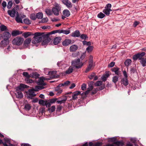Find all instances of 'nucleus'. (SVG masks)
Returning <instances> with one entry per match:
<instances>
[{
    "label": "nucleus",
    "instance_id": "nucleus-35",
    "mask_svg": "<svg viewBox=\"0 0 146 146\" xmlns=\"http://www.w3.org/2000/svg\"><path fill=\"white\" fill-rule=\"evenodd\" d=\"M94 82L91 81L88 83V87L87 89L91 91L92 90L93 88V85Z\"/></svg>",
    "mask_w": 146,
    "mask_h": 146
},
{
    "label": "nucleus",
    "instance_id": "nucleus-38",
    "mask_svg": "<svg viewBox=\"0 0 146 146\" xmlns=\"http://www.w3.org/2000/svg\"><path fill=\"white\" fill-rule=\"evenodd\" d=\"M0 29L1 31H7L8 30L7 27L5 25H1L0 26Z\"/></svg>",
    "mask_w": 146,
    "mask_h": 146
},
{
    "label": "nucleus",
    "instance_id": "nucleus-42",
    "mask_svg": "<svg viewBox=\"0 0 146 146\" xmlns=\"http://www.w3.org/2000/svg\"><path fill=\"white\" fill-rule=\"evenodd\" d=\"M105 16V15L101 12L100 13L97 15L98 17L100 19H102Z\"/></svg>",
    "mask_w": 146,
    "mask_h": 146
},
{
    "label": "nucleus",
    "instance_id": "nucleus-59",
    "mask_svg": "<svg viewBox=\"0 0 146 146\" xmlns=\"http://www.w3.org/2000/svg\"><path fill=\"white\" fill-rule=\"evenodd\" d=\"M116 139L115 137H111L109 139V141L111 142H113L114 143L116 142Z\"/></svg>",
    "mask_w": 146,
    "mask_h": 146
},
{
    "label": "nucleus",
    "instance_id": "nucleus-31",
    "mask_svg": "<svg viewBox=\"0 0 146 146\" xmlns=\"http://www.w3.org/2000/svg\"><path fill=\"white\" fill-rule=\"evenodd\" d=\"M140 62L143 67L145 66H146V58L144 57L142 58L140 60Z\"/></svg>",
    "mask_w": 146,
    "mask_h": 146
},
{
    "label": "nucleus",
    "instance_id": "nucleus-7",
    "mask_svg": "<svg viewBox=\"0 0 146 146\" xmlns=\"http://www.w3.org/2000/svg\"><path fill=\"white\" fill-rule=\"evenodd\" d=\"M78 95H80V91H77L75 92L72 93V98L71 100H76L78 98Z\"/></svg>",
    "mask_w": 146,
    "mask_h": 146
},
{
    "label": "nucleus",
    "instance_id": "nucleus-50",
    "mask_svg": "<svg viewBox=\"0 0 146 146\" xmlns=\"http://www.w3.org/2000/svg\"><path fill=\"white\" fill-rule=\"evenodd\" d=\"M67 98L65 97L64 99L62 100H58L57 101V103L58 104H61L62 103H64L65 101L66 100Z\"/></svg>",
    "mask_w": 146,
    "mask_h": 146
},
{
    "label": "nucleus",
    "instance_id": "nucleus-40",
    "mask_svg": "<svg viewBox=\"0 0 146 146\" xmlns=\"http://www.w3.org/2000/svg\"><path fill=\"white\" fill-rule=\"evenodd\" d=\"M25 81L27 83H32L34 82V81L30 78H26L25 79Z\"/></svg>",
    "mask_w": 146,
    "mask_h": 146
},
{
    "label": "nucleus",
    "instance_id": "nucleus-13",
    "mask_svg": "<svg viewBox=\"0 0 146 146\" xmlns=\"http://www.w3.org/2000/svg\"><path fill=\"white\" fill-rule=\"evenodd\" d=\"M28 86L23 84H21L19 86L17 87L16 90L17 91H23L24 89L27 88Z\"/></svg>",
    "mask_w": 146,
    "mask_h": 146
},
{
    "label": "nucleus",
    "instance_id": "nucleus-14",
    "mask_svg": "<svg viewBox=\"0 0 146 146\" xmlns=\"http://www.w3.org/2000/svg\"><path fill=\"white\" fill-rule=\"evenodd\" d=\"M11 35L7 31H5L3 33V35L2 36V37L3 39L9 40V39L11 37Z\"/></svg>",
    "mask_w": 146,
    "mask_h": 146
},
{
    "label": "nucleus",
    "instance_id": "nucleus-33",
    "mask_svg": "<svg viewBox=\"0 0 146 146\" xmlns=\"http://www.w3.org/2000/svg\"><path fill=\"white\" fill-rule=\"evenodd\" d=\"M33 34L32 33L30 32H25L23 33L22 35L25 38H26L29 36L32 35Z\"/></svg>",
    "mask_w": 146,
    "mask_h": 146
},
{
    "label": "nucleus",
    "instance_id": "nucleus-6",
    "mask_svg": "<svg viewBox=\"0 0 146 146\" xmlns=\"http://www.w3.org/2000/svg\"><path fill=\"white\" fill-rule=\"evenodd\" d=\"M124 145V143L122 141H118L110 144V146H122Z\"/></svg>",
    "mask_w": 146,
    "mask_h": 146
},
{
    "label": "nucleus",
    "instance_id": "nucleus-12",
    "mask_svg": "<svg viewBox=\"0 0 146 146\" xmlns=\"http://www.w3.org/2000/svg\"><path fill=\"white\" fill-rule=\"evenodd\" d=\"M9 40L3 39L2 40L0 43V46L1 47L6 46L9 44Z\"/></svg>",
    "mask_w": 146,
    "mask_h": 146
},
{
    "label": "nucleus",
    "instance_id": "nucleus-17",
    "mask_svg": "<svg viewBox=\"0 0 146 146\" xmlns=\"http://www.w3.org/2000/svg\"><path fill=\"white\" fill-rule=\"evenodd\" d=\"M121 83L124 86H126L129 84V82L127 78H123L121 80Z\"/></svg>",
    "mask_w": 146,
    "mask_h": 146
},
{
    "label": "nucleus",
    "instance_id": "nucleus-20",
    "mask_svg": "<svg viewBox=\"0 0 146 146\" xmlns=\"http://www.w3.org/2000/svg\"><path fill=\"white\" fill-rule=\"evenodd\" d=\"M71 35L72 36L75 37H79L80 36V31L78 30H76L71 34Z\"/></svg>",
    "mask_w": 146,
    "mask_h": 146
},
{
    "label": "nucleus",
    "instance_id": "nucleus-45",
    "mask_svg": "<svg viewBox=\"0 0 146 146\" xmlns=\"http://www.w3.org/2000/svg\"><path fill=\"white\" fill-rule=\"evenodd\" d=\"M103 12L107 16H108L110 14V13L109 12V10H108V8H105L103 10Z\"/></svg>",
    "mask_w": 146,
    "mask_h": 146
},
{
    "label": "nucleus",
    "instance_id": "nucleus-39",
    "mask_svg": "<svg viewBox=\"0 0 146 146\" xmlns=\"http://www.w3.org/2000/svg\"><path fill=\"white\" fill-rule=\"evenodd\" d=\"M55 106H53L51 107V108H49V107L48 108V111H49L50 113H52L55 111Z\"/></svg>",
    "mask_w": 146,
    "mask_h": 146
},
{
    "label": "nucleus",
    "instance_id": "nucleus-37",
    "mask_svg": "<svg viewBox=\"0 0 146 146\" xmlns=\"http://www.w3.org/2000/svg\"><path fill=\"white\" fill-rule=\"evenodd\" d=\"M64 5H65L69 9L72 8L73 5L69 1L67 2V3H65V4Z\"/></svg>",
    "mask_w": 146,
    "mask_h": 146
},
{
    "label": "nucleus",
    "instance_id": "nucleus-24",
    "mask_svg": "<svg viewBox=\"0 0 146 146\" xmlns=\"http://www.w3.org/2000/svg\"><path fill=\"white\" fill-rule=\"evenodd\" d=\"M61 40V37H56L54 40L53 43L54 45H57L60 42Z\"/></svg>",
    "mask_w": 146,
    "mask_h": 146
},
{
    "label": "nucleus",
    "instance_id": "nucleus-46",
    "mask_svg": "<svg viewBox=\"0 0 146 146\" xmlns=\"http://www.w3.org/2000/svg\"><path fill=\"white\" fill-rule=\"evenodd\" d=\"M93 46H89L86 48V50L88 52H92L93 49Z\"/></svg>",
    "mask_w": 146,
    "mask_h": 146
},
{
    "label": "nucleus",
    "instance_id": "nucleus-28",
    "mask_svg": "<svg viewBox=\"0 0 146 146\" xmlns=\"http://www.w3.org/2000/svg\"><path fill=\"white\" fill-rule=\"evenodd\" d=\"M15 19L17 22L18 23H23L22 19L19 17V13L18 12H17L16 13V17Z\"/></svg>",
    "mask_w": 146,
    "mask_h": 146
},
{
    "label": "nucleus",
    "instance_id": "nucleus-58",
    "mask_svg": "<svg viewBox=\"0 0 146 146\" xmlns=\"http://www.w3.org/2000/svg\"><path fill=\"white\" fill-rule=\"evenodd\" d=\"M98 90V88L94 89L91 92V94L92 95H93L96 94Z\"/></svg>",
    "mask_w": 146,
    "mask_h": 146
},
{
    "label": "nucleus",
    "instance_id": "nucleus-55",
    "mask_svg": "<svg viewBox=\"0 0 146 146\" xmlns=\"http://www.w3.org/2000/svg\"><path fill=\"white\" fill-rule=\"evenodd\" d=\"M80 38L82 39L86 40L88 38L87 35L86 34H82L80 36Z\"/></svg>",
    "mask_w": 146,
    "mask_h": 146
},
{
    "label": "nucleus",
    "instance_id": "nucleus-2",
    "mask_svg": "<svg viewBox=\"0 0 146 146\" xmlns=\"http://www.w3.org/2000/svg\"><path fill=\"white\" fill-rule=\"evenodd\" d=\"M72 65L76 68L79 69L82 67L83 65V64L82 62H80L79 58H77L72 61Z\"/></svg>",
    "mask_w": 146,
    "mask_h": 146
},
{
    "label": "nucleus",
    "instance_id": "nucleus-64",
    "mask_svg": "<svg viewBox=\"0 0 146 146\" xmlns=\"http://www.w3.org/2000/svg\"><path fill=\"white\" fill-rule=\"evenodd\" d=\"M48 21V18L45 17L42 19L41 20V22L43 23H46Z\"/></svg>",
    "mask_w": 146,
    "mask_h": 146
},
{
    "label": "nucleus",
    "instance_id": "nucleus-60",
    "mask_svg": "<svg viewBox=\"0 0 146 146\" xmlns=\"http://www.w3.org/2000/svg\"><path fill=\"white\" fill-rule=\"evenodd\" d=\"M93 57L92 56H90V58L89 60V64L92 65L93 64Z\"/></svg>",
    "mask_w": 146,
    "mask_h": 146
},
{
    "label": "nucleus",
    "instance_id": "nucleus-30",
    "mask_svg": "<svg viewBox=\"0 0 146 146\" xmlns=\"http://www.w3.org/2000/svg\"><path fill=\"white\" fill-rule=\"evenodd\" d=\"M63 15L66 17H68L70 15V11L68 9L64 10L63 12Z\"/></svg>",
    "mask_w": 146,
    "mask_h": 146
},
{
    "label": "nucleus",
    "instance_id": "nucleus-36",
    "mask_svg": "<svg viewBox=\"0 0 146 146\" xmlns=\"http://www.w3.org/2000/svg\"><path fill=\"white\" fill-rule=\"evenodd\" d=\"M131 60L130 59H128L125 61L124 62V64L126 66H128L131 63Z\"/></svg>",
    "mask_w": 146,
    "mask_h": 146
},
{
    "label": "nucleus",
    "instance_id": "nucleus-8",
    "mask_svg": "<svg viewBox=\"0 0 146 146\" xmlns=\"http://www.w3.org/2000/svg\"><path fill=\"white\" fill-rule=\"evenodd\" d=\"M17 11H16L15 8L11 10H9L7 11L8 14L12 17H14L15 14Z\"/></svg>",
    "mask_w": 146,
    "mask_h": 146
},
{
    "label": "nucleus",
    "instance_id": "nucleus-44",
    "mask_svg": "<svg viewBox=\"0 0 146 146\" xmlns=\"http://www.w3.org/2000/svg\"><path fill=\"white\" fill-rule=\"evenodd\" d=\"M23 22L25 24L28 25L31 23V21L28 18L25 19L23 20Z\"/></svg>",
    "mask_w": 146,
    "mask_h": 146
},
{
    "label": "nucleus",
    "instance_id": "nucleus-27",
    "mask_svg": "<svg viewBox=\"0 0 146 146\" xmlns=\"http://www.w3.org/2000/svg\"><path fill=\"white\" fill-rule=\"evenodd\" d=\"M73 71V67L72 66H70L68 69L65 71L66 74H69L72 73Z\"/></svg>",
    "mask_w": 146,
    "mask_h": 146
},
{
    "label": "nucleus",
    "instance_id": "nucleus-61",
    "mask_svg": "<svg viewBox=\"0 0 146 146\" xmlns=\"http://www.w3.org/2000/svg\"><path fill=\"white\" fill-rule=\"evenodd\" d=\"M115 64V62H112L110 63L108 65V67L109 68H111L113 67Z\"/></svg>",
    "mask_w": 146,
    "mask_h": 146
},
{
    "label": "nucleus",
    "instance_id": "nucleus-18",
    "mask_svg": "<svg viewBox=\"0 0 146 146\" xmlns=\"http://www.w3.org/2000/svg\"><path fill=\"white\" fill-rule=\"evenodd\" d=\"M119 68L117 67H115L112 68L111 70L112 72H114L116 75L119 76L120 74V73L119 72Z\"/></svg>",
    "mask_w": 146,
    "mask_h": 146
},
{
    "label": "nucleus",
    "instance_id": "nucleus-43",
    "mask_svg": "<svg viewBox=\"0 0 146 146\" xmlns=\"http://www.w3.org/2000/svg\"><path fill=\"white\" fill-rule=\"evenodd\" d=\"M31 108V106L29 104H26L25 106L24 109L27 110H29Z\"/></svg>",
    "mask_w": 146,
    "mask_h": 146
},
{
    "label": "nucleus",
    "instance_id": "nucleus-23",
    "mask_svg": "<svg viewBox=\"0 0 146 146\" xmlns=\"http://www.w3.org/2000/svg\"><path fill=\"white\" fill-rule=\"evenodd\" d=\"M17 93H16V97L18 98H21L23 97V95L21 91L16 90Z\"/></svg>",
    "mask_w": 146,
    "mask_h": 146
},
{
    "label": "nucleus",
    "instance_id": "nucleus-52",
    "mask_svg": "<svg viewBox=\"0 0 146 146\" xmlns=\"http://www.w3.org/2000/svg\"><path fill=\"white\" fill-rule=\"evenodd\" d=\"M23 75L26 77V78H30L31 77V74L29 75L28 73L26 72H24L23 73Z\"/></svg>",
    "mask_w": 146,
    "mask_h": 146
},
{
    "label": "nucleus",
    "instance_id": "nucleus-1",
    "mask_svg": "<svg viewBox=\"0 0 146 146\" xmlns=\"http://www.w3.org/2000/svg\"><path fill=\"white\" fill-rule=\"evenodd\" d=\"M34 35L32 43L33 44L38 43L41 41L42 39H44L45 37V34L43 33L36 32L33 34Z\"/></svg>",
    "mask_w": 146,
    "mask_h": 146
},
{
    "label": "nucleus",
    "instance_id": "nucleus-53",
    "mask_svg": "<svg viewBox=\"0 0 146 146\" xmlns=\"http://www.w3.org/2000/svg\"><path fill=\"white\" fill-rule=\"evenodd\" d=\"M13 5V3L11 1H9L8 3L7 8L8 9H10L11 8Z\"/></svg>",
    "mask_w": 146,
    "mask_h": 146
},
{
    "label": "nucleus",
    "instance_id": "nucleus-4",
    "mask_svg": "<svg viewBox=\"0 0 146 146\" xmlns=\"http://www.w3.org/2000/svg\"><path fill=\"white\" fill-rule=\"evenodd\" d=\"M145 54V53L144 52L138 53L133 56V59L134 61L137 60L138 59L140 60Z\"/></svg>",
    "mask_w": 146,
    "mask_h": 146
},
{
    "label": "nucleus",
    "instance_id": "nucleus-48",
    "mask_svg": "<svg viewBox=\"0 0 146 146\" xmlns=\"http://www.w3.org/2000/svg\"><path fill=\"white\" fill-rule=\"evenodd\" d=\"M27 97L31 99H32V98L36 96V95L35 94H32L31 93H29L27 94Z\"/></svg>",
    "mask_w": 146,
    "mask_h": 146
},
{
    "label": "nucleus",
    "instance_id": "nucleus-21",
    "mask_svg": "<svg viewBox=\"0 0 146 146\" xmlns=\"http://www.w3.org/2000/svg\"><path fill=\"white\" fill-rule=\"evenodd\" d=\"M57 100V98L49 99L47 100L48 104V106H49V108L50 106L52 104L54 103Z\"/></svg>",
    "mask_w": 146,
    "mask_h": 146
},
{
    "label": "nucleus",
    "instance_id": "nucleus-10",
    "mask_svg": "<svg viewBox=\"0 0 146 146\" xmlns=\"http://www.w3.org/2000/svg\"><path fill=\"white\" fill-rule=\"evenodd\" d=\"M52 40V39L49 37H45L42 42V45L44 46L47 44L48 43Z\"/></svg>",
    "mask_w": 146,
    "mask_h": 146
},
{
    "label": "nucleus",
    "instance_id": "nucleus-62",
    "mask_svg": "<svg viewBox=\"0 0 146 146\" xmlns=\"http://www.w3.org/2000/svg\"><path fill=\"white\" fill-rule=\"evenodd\" d=\"M102 143L97 142L96 143H94V146H101L102 145Z\"/></svg>",
    "mask_w": 146,
    "mask_h": 146
},
{
    "label": "nucleus",
    "instance_id": "nucleus-54",
    "mask_svg": "<svg viewBox=\"0 0 146 146\" xmlns=\"http://www.w3.org/2000/svg\"><path fill=\"white\" fill-rule=\"evenodd\" d=\"M62 32H61L62 33H63L66 35L70 33V30H62Z\"/></svg>",
    "mask_w": 146,
    "mask_h": 146
},
{
    "label": "nucleus",
    "instance_id": "nucleus-41",
    "mask_svg": "<svg viewBox=\"0 0 146 146\" xmlns=\"http://www.w3.org/2000/svg\"><path fill=\"white\" fill-rule=\"evenodd\" d=\"M45 12L47 15H52V11L50 9H46L45 10Z\"/></svg>",
    "mask_w": 146,
    "mask_h": 146
},
{
    "label": "nucleus",
    "instance_id": "nucleus-32",
    "mask_svg": "<svg viewBox=\"0 0 146 146\" xmlns=\"http://www.w3.org/2000/svg\"><path fill=\"white\" fill-rule=\"evenodd\" d=\"M119 78V77L118 76H114L112 78V81L114 83L116 86H117L116 84L117 82L118 81Z\"/></svg>",
    "mask_w": 146,
    "mask_h": 146
},
{
    "label": "nucleus",
    "instance_id": "nucleus-34",
    "mask_svg": "<svg viewBox=\"0 0 146 146\" xmlns=\"http://www.w3.org/2000/svg\"><path fill=\"white\" fill-rule=\"evenodd\" d=\"M36 17L38 19H41L43 17V14L42 13L39 12L36 15Z\"/></svg>",
    "mask_w": 146,
    "mask_h": 146
},
{
    "label": "nucleus",
    "instance_id": "nucleus-57",
    "mask_svg": "<svg viewBox=\"0 0 146 146\" xmlns=\"http://www.w3.org/2000/svg\"><path fill=\"white\" fill-rule=\"evenodd\" d=\"M56 33V32L55 30L53 31L50 33H48L45 34V35L46 37H49V36L52 34H54Z\"/></svg>",
    "mask_w": 146,
    "mask_h": 146
},
{
    "label": "nucleus",
    "instance_id": "nucleus-16",
    "mask_svg": "<svg viewBox=\"0 0 146 146\" xmlns=\"http://www.w3.org/2000/svg\"><path fill=\"white\" fill-rule=\"evenodd\" d=\"M90 91H91L90 90L87 89V90L85 92H83L82 93H80L81 96H82L81 98H82L83 100L86 98Z\"/></svg>",
    "mask_w": 146,
    "mask_h": 146
},
{
    "label": "nucleus",
    "instance_id": "nucleus-56",
    "mask_svg": "<svg viewBox=\"0 0 146 146\" xmlns=\"http://www.w3.org/2000/svg\"><path fill=\"white\" fill-rule=\"evenodd\" d=\"M30 18L33 20H35L36 18V16L35 14H32L30 16Z\"/></svg>",
    "mask_w": 146,
    "mask_h": 146
},
{
    "label": "nucleus",
    "instance_id": "nucleus-22",
    "mask_svg": "<svg viewBox=\"0 0 146 146\" xmlns=\"http://www.w3.org/2000/svg\"><path fill=\"white\" fill-rule=\"evenodd\" d=\"M78 49V46L76 44L72 45L71 46L70 48V52H75Z\"/></svg>",
    "mask_w": 146,
    "mask_h": 146
},
{
    "label": "nucleus",
    "instance_id": "nucleus-63",
    "mask_svg": "<svg viewBox=\"0 0 146 146\" xmlns=\"http://www.w3.org/2000/svg\"><path fill=\"white\" fill-rule=\"evenodd\" d=\"M86 85L85 84H83L81 86V89L83 90H86Z\"/></svg>",
    "mask_w": 146,
    "mask_h": 146
},
{
    "label": "nucleus",
    "instance_id": "nucleus-11",
    "mask_svg": "<svg viewBox=\"0 0 146 146\" xmlns=\"http://www.w3.org/2000/svg\"><path fill=\"white\" fill-rule=\"evenodd\" d=\"M57 71H48V75H51V76L50 77L52 78H57L59 76L58 75H56Z\"/></svg>",
    "mask_w": 146,
    "mask_h": 146
},
{
    "label": "nucleus",
    "instance_id": "nucleus-9",
    "mask_svg": "<svg viewBox=\"0 0 146 146\" xmlns=\"http://www.w3.org/2000/svg\"><path fill=\"white\" fill-rule=\"evenodd\" d=\"M38 104L43 106H46V108H49V106H48V104L47 100H44L42 99H40L39 100Z\"/></svg>",
    "mask_w": 146,
    "mask_h": 146
},
{
    "label": "nucleus",
    "instance_id": "nucleus-15",
    "mask_svg": "<svg viewBox=\"0 0 146 146\" xmlns=\"http://www.w3.org/2000/svg\"><path fill=\"white\" fill-rule=\"evenodd\" d=\"M72 40L69 39H65L62 42V45L64 46H67L71 44Z\"/></svg>",
    "mask_w": 146,
    "mask_h": 146
},
{
    "label": "nucleus",
    "instance_id": "nucleus-3",
    "mask_svg": "<svg viewBox=\"0 0 146 146\" xmlns=\"http://www.w3.org/2000/svg\"><path fill=\"white\" fill-rule=\"evenodd\" d=\"M23 41L24 39L23 38L18 36L16 37L13 40L12 42L13 44H14L19 46L22 44Z\"/></svg>",
    "mask_w": 146,
    "mask_h": 146
},
{
    "label": "nucleus",
    "instance_id": "nucleus-26",
    "mask_svg": "<svg viewBox=\"0 0 146 146\" xmlns=\"http://www.w3.org/2000/svg\"><path fill=\"white\" fill-rule=\"evenodd\" d=\"M31 41V38H28L26 39L24 41V45L26 47H27L30 44Z\"/></svg>",
    "mask_w": 146,
    "mask_h": 146
},
{
    "label": "nucleus",
    "instance_id": "nucleus-51",
    "mask_svg": "<svg viewBox=\"0 0 146 146\" xmlns=\"http://www.w3.org/2000/svg\"><path fill=\"white\" fill-rule=\"evenodd\" d=\"M102 84V82L100 81H98L95 84V85L96 86H100Z\"/></svg>",
    "mask_w": 146,
    "mask_h": 146
},
{
    "label": "nucleus",
    "instance_id": "nucleus-49",
    "mask_svg": "<svg viewBox=\"0 0 146 146\" xmlns=\"http://www.w3.org/2000/svg\"><path fill=\"white\" fill-rule=\"evenodd\" d=\"M92 65L89 64L88 66L86 68V69L85 71V72L87 73L88 72H89L91 69V68L92 66Z\"/></svg>",
    "mask_w": 146,
    "mask_h": 146
},
{
    "label": "nucleus",
    "instance_id": "nucleus-29",
    "mask_svg": "<svg viewBox=\"0 0 146 146\" xmlns=\"http://www.w3.org/2000/svg\"><path fill=\"white\" fill-rule=\"evenodd\" d=\"M31 77L34 78H39L40 74L36 72H33L32 74H31Z\"/></svg>",
    "mask_w": 146,
    "mask_h": 146
},
{
    "label": "nucleus",
    "instance_id": "nucleus-25",
    "mask_svg": "<svg viewBox=\"0 0 146 146\" xmlns=\"http://www.w3.org/2000/svg\"><path fill=\"white\" fill-rule=\"evenodd\" d=\"M22 33V32H20L19 30H14L12 31L11 33V35L13 36H15L19 34H21Z\"/></svg>",
    "mask_w": 146,
    "mask_h": 146
},
{
    "label": "nucleus",
    "instance_id": "nucleus-5",
    "mask_svg": "<svg viewBox=\"0 0 146 146\" xmlns=\"http://www.w3.org/2000/svg\"><path fill=\"white\" fill-rule=\"evenodd\" d=\"M44 80H49V78H43V77H40L39 79L37 81V84L40 85L44 86L46 85L45 83L44 82Z\"/></svg>",
    "mask_w": 146,
    "mask_h": 146
},
{
    "label": "nucleus",
    "instance_id": "nucleus-47",
    "mask_svg": "<svg viewBox=\"0 0 146 146\" xmlns=\"http://www.w3.org/2000/svg\"><path fill=\"white\" fill-rule=\"evenodd\" d=\"M130 72L131 74H134L137 72V70L135 67H133L131 68Z\"/></svg>",
    "mask_w": 146,
    "mask_h": 146
},
{
    "label": "nucleus",
    "instance_id": "nucleus-19",
    "mask_svg": "<svg viewBox=\"0 0 146 146\" xmlns=\"http://www.w3.org/2000/svg\"><path fill=\"white\" fill-rule=\"evenodd\" d=\"M61 9L56 8H52V12L56 16H58L59 14V12Z\"/></svg>",
    "mask_w": 146,
    "mask_h": 146
}]
</instances>
